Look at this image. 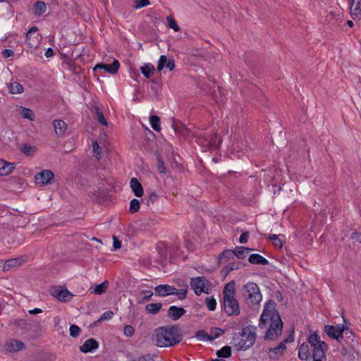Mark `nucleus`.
<instances>
[{
    "instance_id": "1",
    "label": "nucleus",
    "mask_w": 361,
    "mask_h": 361,
    "mask_svg": "<svg viewBox=\"0 0 361 361\" xmlns=\"http://www.w3.org/2000/svg\"><path fill=\"white\" fill-rule=\"evenodd\" d=\"M259 327L266 330L265 339L274 341L281 335L283 322L276 310V303L274 301L269 300L264 305L259 318Z\"/></svg>"
},
{
    "instance_id": "2",
    "label": "nucleus",
    "mask_w": 361,
    "mask_h": 361,
    "mask_svg": "<svg viewBox=\"0 0 361 361\" xmlns=\"http://www.w3.org/2000/svg\"><path fill=\"white\" fill-rule=\"evenodd\" d=\"M182 337L175 326L159 327L152 336L154 345L159 348L170 347L179 343Z\"/></svg>"
},
{
    "instance_id": "3",
    "label": "nucleus",
    "mask_w": 361,
    "mask_h": 361,
    "mask_svg": "<svg viewBox=\"0 0 361 361\" xmlns=\"http://www.w3.org/2000/svg\"><path fill=\"white\" fill-rule=\"evenodd\" d=\"M235 295V283L231 281L225 286L223 290L224 310L228 315H238L240 312Z\"/></svg>"
},
{
    "instance_id": "4",
    "label": "nucleus",
    "mask_w": 361,
    "mask_h": 361,
    "mask_svg": "<svg viewBox=\"0 0 361 361\" xmlns=\"http://www.w3.org/2000/svg\"><path fill=\"white\" fill-rule=\"evenodd\" d=\"M255 339V331L251 327L246 326L242 332L234 335L233 343L238 350H246L253 345Z\"/></svg>"
},
{
    "instance_id": "5",
    "label": "nucleus",
    "mask_w": 361,
    "mask_h": 361,
    "mask_svg": "<svg viewBox=\"0 0 361 361\" xmlns=\"http://www.w3.org/2000/svg\"><path fill=\"white\" fill-rule=\"evenodd\" d=\"M242 291L243 297L248 304L258 305L262 300L259 286L253 282L245 284Z\"/></svg>"
},
{
    "instance_id": "6",
    "label": "nucleus",
    "mask_w": 361,
    "mask_h": 361,
    "mask_svg": "<svg viewBox=\"0 0 361 361\" xmlns=\"http://www.w3.org/2000/svg\"><path fill=\"white\" fill-rule=\"evenodd\" d=\"M190 286L197 295H200L202 293L208 294L212 290L210 281L204 276L192 278Z\"/></svg>"
},
{
    "instance_id": "7",
    "label": "nucleus",
    "mask_w": 361,
    "mask_h": 361,
    "mask_svg": "<svg viewBox=\"0 0 361 361\" xmlns=\"http://www.w3.org/2000/svg\"><path fill=\"white\" fill-rule=\"evenodd\" d=\"M54 178V173L48 169H44L35 176L36 183L40 185H45L51 183Z\"/></svg>"
},
{
    "instance_id": "8",
    "label": "nucleus",
    "mask_w": 361,
    "mask_h": 361,
    "mask_svg": "<svg viewBox=\"0 0 361 361\" xmlns=\"http://www.w3.org/2000/svg\"><path fill=\"white\" fill-rule=\"evenodd\" d=\"M343 325H338L336 326L332 325H326L325 326V332L326 334L333 338L340 341L343 338V332L344 331Z\"/></svg>"
},
{
    "instance_id": "9",
    "label": "nucleus",
    "mask_w": 361,
    "mask_h": 361,
    "mask_svg": "<svg viewBox=\"0 0 361 361\" xmlns=\"http://www.w3.org/2000/svg\"><path fill=\"white\" fill-rule=\"evenodd\" d=\"M36 27H31L26 35V43L30 48H36L39 44L40 38Z\"/></svg>"
},
{
    "instance_id": "10",
    "label": "nucleus",
    "mask_w": 361,
    "mask_h": 361,
    "mask_svg": "<svg viewBox=\"0 0 361 361\" xmlns=\"http://www.w3.org/2000/svg\"><path fill=\"white\" fill-rule=\"evenodd\" d=\"M52 295L58 300L63 302L69 301L73 295L69 290L63 287L54 288L51 292Z\"/></svg>"
},
{
    "instance_id": "11",
    "label": "nucleus",
    "mask_w": 361,
    "mask_h": 361,
    "mask_svg": "<svg viewBox=\"0 0 361 361\" xmlns=\"http://www.w3.org/2000/svg\"><path fill=\"white\" fill-rule=\"evenodd\" d=\"M25 262L23 256H20L16 258H11L4 262L3 265V270L8 271L13 269L17 268L21 266Z\"/></svg>"
},
{
    "instance_id": "12",
    "label": "nucleus",
    "mask_w": 361,
    "mask_h": 361,
    "mask_svg": "<svg viewBox=\"0 0 361 361\" xmlns=\"http://www.w3.org/2000/svg\"><path fill=\"white\" fill-rule=\"evenodd\" d=\"M119 68L120 63L118 60L115 59L111 64H97L94 67V70L102 69L109 73L115 74L118 72Z\"/></svg>"
},
{
    "instance_id": "13",
    "label": "nucleus",
    "mask_w": 361,
    "mask_h": 361,
    "mask_svg": "<svg viewBox=\"0 0 361 361\" xmlns=\"http://www.w3.org/2000/svg\"><path fill=\"white\" fill-rule=\"evenodd\" d=\"M312 348H313V358L323 359L324 361L326 360V353L328 349V346L325 342L319 343V345Z\"/></svg>"
},
{
    "instance_id": "14",
    "label": "nucleus",
    "mask_w": 361,
    "mask_h": 361,
    "mask_svg": "<svg viewBox=\"0 0 361 361\" xmlns=\"http://www.w3.org/2000/svg\"><path fill=\"white\" fill-rule=\"evenodd\" d=\"M155 293L160 297L173 295L176 288L168 284H160L154 288Z\"/></svg>"
},
{
    "instance_id": "15",
    "label": "nucleus",
    "mask_w": 361,
    "mask_h": 361,
    "mask_svg": "<svg viewBox=\"0 0 361 361\" xmlns=\"http://www.w3.org/2000/svg\"><path fill=\"white\" fill-rule=\"evenodd\" d=\"M286 350V345H285V342H281L279 345L272 348L269 350V355L271 359H278L283 354Z\"/></svg>"
},
{
    "instance_id": "16",
    "label": "nucleus",
    "mask_w": 361,
    "mask_h": 361,
    "mask_svg": "<svg viewBox=\"0 0 361 361\" xmlns=\"http://www.w3.org/2000/svg\"><path fill=\"white\" fill-rule=\"evenodd\" d=\"M23 348V343L15 339L8 341L4 345L5 350L8 352H15L21 350Z\"/></svg>"
},
{
    "instance_id": "17",
    "label": "nucleus",
    "mask_w": 361,
    "mask_h": 361,
    "mask_svg": "<svg viewBox=\"0 0 361 361\" xmlns=\"http://www.w3.org/2000/svg\"><path fill=\"white\" fill-rule=\"evenodd\" d=\"M99 347L98 343L94 338H89L80 347L81 352L87 353L97 349Z\"/></svg>"
},
{
    "instance_id": "18",
    "label": "nucleus",
    "mask_w": 361,
    "mask_h": 361,
    "mask_svg": "<svg viewBox=\"0 0 361 361\" xmlns=\"http://www.w3.org/2000/svg\"><path fill=\"white\" fill-rule=\"evenodd\" d=\"M53 126L56 136L62 137L64 135L67 130V125L63 121L60 119L54 120L53 121Z\"/></svg>"
},
{
    "instance_id": "19",
    "label": "nucleus",
    "mask_w": 361,
    "mask_h": 361,
    "mask_svg": "<svg viewBox=\"0 0 361 361\" xmlns=\"http://www.w3.org/2000/svg\"><path fill=\"white\" fill-rule=\"evenodd\" d=\"M185 313V309L176 306H171L168 310V314L173 320L176 321Z\"/></svg>"
},
{
    "instance_id": "20",
    "label": "nucleus",
    "mask_w": 361,
    "mask_h": 361,
    "mask_svg": "<svg viewBox=\"0 0 361 361\" xmlns=\"http://www.w3.org/2000/svg\"><path fill=\"white\" fill-rule=\"evenodd\" d=\"M360 3L361 1L359 0L355 1V3L351 0L350 16L355 20H360L361 18Z\"/></svg>"
},
{
    "instance_id": "21",
    "label": "nucleus",
    "mask_w": 361,
    "mask_h": 361,
    "mask_svg": "<svg viewBox=\"0 0 361 361\" xmlns=\"http://www.w3.org/2000/svg\"><path fill=\"white\" fill-rule=\"evenodd\" d=\"M14 168L15 164L13 163L0 160V176H7L10 174Z\"/></svg>"
},
{
    "instance_id": "22",
    "label": "nucleus",
    "mask_w": 361,
    "mask_h": 361,
    "mask_svg": "<svg viewBox=\"0 0 361 361\" xmlns=\"http://www.w3.org/2000/svg\"><path fill=\"white\" fill-rule=\"evenodd\" d=\"M130 185L135 196L140 197L143 195V188L136 178H131Z\"/></svg>"
},
{
    "instance_id": "23",
    "label": "nucleus",
    "mask_w": 361,
    "mask_h": 361,
    "mask_svg": "<svg viewBox=\"0 0 361 361\" xmlns=\"http://www.w3.org/2000/svg\"><path fill=\"white\" fill-rule=\"evenodd\" d=\"M249 262L253 264L266 265L269 263L268 260L259 254H252L248 258Z\"/></svg>"
},
{
    "instance_id": "24",
    "label": "nucleus",
    "mask_w": 361,
    "mask_h": 361,
    "mask_svg": "<svg viewBox=\"0 0 361 361\" xmlns=\"http://www.w3.org/2000/svg\"><path fill=\"white\" fill-rule=\"evenodd\" d=\"M221 138L217 134H214L208 141V146L211 149H216L221 144Z\"/></svg>"
},
{
    "instance_id": "25",
    "label": "nucleus",
    "mask_w": 361,
    "mask_h": 361,
    "mask_svg": "<svg viewBox=\"0 0 361 361\" xmlns=\"http://www.w3.org/2000/svg\"><path fill=\"white\" fill-rule=\"evenodd\" d=\"M298 357L300 360H306L309 357V346L303 343L298 349Z\"/></svg>"
},
{
    "instance_id": "26",
    "label": "nucleus",
    "mask_w": 361,
    "mask_h": 361,
    "mask_svg": "<svg viewBox=\"0 0 361 361\" xmlns=\"http://www.w3.org/2000/svg\"><path fill=\"white\" fill-rule=\"evenodd\" d=\"M23 90V86L18 82H13L8 85V90L11 94H20Z\"/></svg>"
},
{
    "instance_id": "27",
    "label": "nucleus",
    "mask_w": 361,
    "mask_h": 361,
    "mask_svg": "<svg viewBox=\"0 0 361 361\" xmlns=\"http://www.w3.org/2000/svg\"><path fill=\"white\" fill-rule=\"evenodd\" d=\"M35 14L36 16H41L44 14L47 11L46 4L43 1H38L35 3L34 6Z\"/></svg>"
},
{
    "instance_id": "28",
    "label": "nucleus",
    "mask_w": 361,
    "mask_h": 361,
    "mask_svg": "<svg viewBox=\"0 0 361 361\" xmlns=\"http://www.w3.org/2000/svg\"><path fill=\"white\" fill-rule=\"evenodd\" d=\"M20 114L21 116L24 118L28 119L32 121L35 120L33 111L29 108L20 106Z\"/></svg>"
},
{
    "instance_id": "29",
    "label": "nucleus",
    "mask_w": 361,
    "mask_h": 361,
    "mask_svg": "<svg viewBox=\"0 0 361 361\" xmlns=\"http://www.w3.org/2000/svg\"><path fill=\"white\" fill-rule=\"evenodd\" d=\"M140 71L145 78H149L154 71V67L151 63H146L140 68Z\"/></svg>"
},
{
    "instance_id": "30",
    "label": "nucleus",
    "mask_w": 361,
    "mask_h": 361,
    "mask_svg": "<svg viewBox=\"0 0 361 361\" xmlns=\"http://www.w3.org/2000/svg\"><path fill=\"white\" fill-rule=\"evenodd\" d=\"M108 287L109 283L107 281H105L102 283L97 285L92 293L96 295H102L106 291Z\"/></svg>"
},
{
    "instance_id": "31",
    "label": "nucleus",
    "mask_w": 361,
    "mask_h": 361,
    "mask_svg": "<svg viewBox=\"0 0 361 361\" xmlns=\"http://www.w3.org/2000/svg\"><path fill=\"white\" fill-rule=\"evenodd\" d=\"M252 249L247 248L245 247H237L234 250V255L240 259L244 258L245 255L251 251Z\"/></svg>"
},
{
    "instance_id": "32",
    "label": "nucleus",
    "mask_w": 361,
    "mask_h": 361,
    "mask_svg": "<svg viewBox=\"0 0 361 361\" xmlns=\"http://www.w3.org/2000/svg\"><path fill=\"white\" fill-rule=\"evenodd\" d=\"M219 357L228 358L231 355V349L229 346H224L221 350L216 352Z\"/></svg>"
},
{
    "instance_id": "33",
    "label": "nucleus",
    "mask_w": 361,
    "mask_h": 361,
    "mask_svg": "<svg viewBox=\"0 0 361 361\" xmlns=\"http://www.w3.org/2000/svg\"><path fill=\"white\" fill-rule=\"evenodd\" d=\"M21 152L27 156H32L36 151V147L27 144H24L20 147Z\"/></svg>"
},
{
    "instance_id": "34",
    "label": "nucleus",
    "mask_w": 361,
    "mask_h": 361,
    "mask_svg": "<svg viewBox=\"0 0 361 361\" xmlns=\"http://www.w3.org/2000/svg\"><path fill=\"white\" fill-rule=\"evenodd\" d=\"M308 342L310 344L311 347L319 345V343H324L319 340V336L317 334L313 333L309 336Z\"/></svg>"
},
{
    "instance_id": "35",
    "label": "nucleus",
    "mask_w": 361,
    "mask_h": 361,
    "mask_svg": "<svg viewBox=\"0 0 361 361\" xmlns=\"http://www.w3.org/2000/svg\"><path fill=\"white\" fill-rule=\"evenodd\" d=\"M149 121L151 126L154 130H160V119L157 116H151L149 118Z\"/></svg>"
},
{
    "instance_id": "36",
    "label": "nucleus",
    "mask_w": 361,
    "mask_h": 361,
    "mask_svg": "<svg viewBox=\"0 0 361 361\" xmlns=\"http://www.w3.org/2000/svg\"><path fill=\"white\" fill-rule=\"evenodd\" d=\"M161 308V303H150L145 307L146 310L152 314H156Z\"/></svg>"
},
{
    "instance_id": "37",
    "label": "nucleus",
    "mask_w": 361,
    "mask_h": 361,
    "mask_svg": "<svg viewBox=\"0 0 361 361\" xmlns=\"http://www.w3.org/2000/svg\"><path fill=\"white\" fill-rule=\"evenodd\" d=\"M140 202L137 199H133L130 202V212L132 214L136 213L140 209Z\"/></svg>"
},
{
    "instance_id": "38",
    "label": "nucleus",
    "mask_w": 361,
    "mask_h": 361,
    "mask_svg": "<svg viewBox=\"0 0 361 361\" xmlns=\"http://www.w3.org/2000/svg\"><path fill=\"white\" fill-rule=\"evenodd\" d=\"M96 111V119L98 121V122L104 126H107V121L103 114V113L98 109V108H96L95 109Z\"/></svg>"
},
{
    "instance_id": "39",
    "label": "nucleus",
    "mask_w": 361,
    "mask_h": 361,
    "mask_svg": "<svg viewBox=\"0 0 361 361\" xmlns=\"http://www.w3.org/2000/svg\"><path fill=\"white\" fill-rule=\"evenodd\" d=\"M166 20L168 22V26L169 27L173 29L174 31L178 32L180 30L179 26L178 25L177 23L176 22L175 19L169 16L166 18Z\"/></svg>"
},
{
    "instance_id": "40",
    "label": "nucleus",
    "mask_w": 361,
    "mask_h": 361,
    "mask_svg": "<svg viewBox=\"0 0 361 361\" xmlns=\"http://www.w3.org/2000/svg\"><path fill=\"white\" fill-rule=\"evenodd\" d=\"M92 145L93 152H94V154L95 157L97 159H99L101 157L102 149H101L99 143L97 142V141H93L92 143Z\"/></svg>"
},
{
    "instance_id": "41",
    "label": "nucleus",
    "mask_w": 361,
    "mask_h": 361,
    "mask_svg": "<svg viewBox=\"0 0 361 361\" xmlns=\"http://www.w3.org/2000/svg\"><path fill=\"white\" fill-rule=\"evenodd\" d=\"M206 305L209 310L214 311L216 309V302L213 298H206Z\"/></svg>"
},
{
    "instance_id": "42",
    "label": "nucleus",
    "mask_w": 361,
    "mask_h": 361,
    "mask_svg": "<svg viewBox=\"0 0 361 361\" xmlns=\"http://www.w3.org/2000/svg\"><path fill=\"white\" fill-rule=\"evenodd\" d=\"M224 333V331L221 329H218V328L214 329L210 332L209 339L214 340L215 338L221 336Z\"/></svg>"
},
{
    "instance_id": "43",
    "label": "nucleus",
    "mask_w": 361,
    "mask_h": 361,
    "mask_svg": "<svg viewBox=\"0 0 361 361\" xmlns=\"http://www.w3.org/2000/svg\"><path fill=\"white\" fill-rule=\"evenodd\" d=\"M269 239L272 241L273 244L277 247H282L283 243L282 241L279 238V236L276 234H272L269 235Z\"/></svg>"
},
{
    "instance_id": "44",
    "label": "nucleus",
    "mask_w": 361,
    "mask_h": 361,
    "mask_svg": "<svg viewBox=\"0 0 361 361\" xmlns=\"http://www.w3.org/2000/svg\"><path fill=\"white\" fill-rule=\"evenodd\" d=\"M69 331L70 335L73 338L78 337L80 333V329L76 324L71 325Z\"/></svg>"
},
{
    "instance_id": "45",
    "label": "nucleus",
    "mask_w": 361,
    "mask_h": 361,
    "mask_svg": "<svg viewBox=\"0 0 361 361\" xmlns=\"http://www.w3.org/2000/svg\"><path fill=\"white\" fill-rule=\"evenodd\" d=\"M167 63V58L164 55H161L159 59L157 69L159 71H161L164 67H166V64Z\"/></svg>"
},
{
    "instance_id": "46",
    "label": "nucleus",
    "mask_w": 361,
    "mask_h": 361,
    "mask_svg": "<svg viewBox=\"0 0 361 361\" xmlns=\"http://www.w3.org/2000/svg\"><path fill=\"white\" fill-rule=\"evenodd\" d=\"M196 336L199 340L207 341L210 340V335H208L204 331H199L196 334Z\"/></svg>"
},
{
    "instance_id": "47",
    "label": "nucleus",
    "mask_w": 361,
    "mask_h": 361,
    "mask_svg": "<svg viewBox=\"0 0 361 361\" xmlns=\"http://www.w3.org/2000/svg\"><path fill=\"white\" fill-rule=\"evenodd\" d=\"M134 328L130 325H127L124 327L123 333L126 336L131 337L134 334Z\"/></svg>"
},
{
    "instance_id": "48",
    "label": "nucleus",
    "mask_w": 361,
    "mask_h": 361,
    "mask_svg": "<svg viewBox=\"0 0 361 361\" xmlns=\"http://www.w3.org/2000/svg\"><path fill=\"white\" fill-rule=\"evenodd\" d=\"M157 169L160 173L165 174L166 173V169L164 166V161L159 158L158 159Z\"/></svg>"
},
{
    "instance_id": "49",
    "label": "nucleus",
    "mask_w": 361,
    "mask_h": 361,
    "mask_svg": "<svg viewBox=\"0 0 361 361\" xmlns=\"http://www.w3.org/2000/svg\"><path fill=\"white\" fill-rule=\"evenodd\" d=\"M187 289L176 290L173 295H176L180 300H183L186 297Z\"/></svg>"
},
{
    "instance_id": "50",
    "label": "nucleus",
    "mask_w": 361,
    "mask_h": 361,
    "mask_svg": "<svg viewBox=\"0 0 361 361\" xmlns=\"http://www.w3.org/2000/svg\"><path fill=\"white\" fill-rule=\"evenodd\" d=\"M149 4L150 3H149V0H137L136 1L135 8H141L148 6Z\"/></svg>"
},
{
    "instance_id": "51",
    "label": "nucleus",
    "mask_w": 361,
    "mask_h": 361,
    "mask_svg": "<svg viewBox=\"0 0 361 361\" xmlns=\"http://www.w3.org/2000/svg\"><path fill=\"white\" fill-rule=\"evenodd\" d=\"M114 316V312H111V311H106L105 312H104L99 320H109V319H111Z\"/></svg>"
},
{
    "instance_id": "52",
    "label": "nucleus",
    "mask_w": 361,
    "mask_h": 361,
    "mask_svg": "<svg viewBox=\"0 0 361 361\" xmlns=\"http://www.w3.org/2000/svg\"><path fill=\"white\" fill-rule=\"evenodd\" d=\"M138 361H154V355L152 354H145L138 358Z\"/></svg>"
},
{
    "instance_id": "53",
    "label": "nucleus",
    "mask_w": 361,
    "mask_h": 361,
    "mask_svg": "<svg viewBox=\"0 0 361 361\" xmlns=\"http://www.w3.org/2000/svg\"><path fill=\"white\" fill-rule=\"evenodd\" d=\"M143 294V300H149L152 298L153 293L151 290H142L141 292Z\"/></svg>"
},
{
    "instance_id": "54",
    "label": "nucleus",
    "mask_w": 361,
    "mask_h": 361,
    "mask_svg": "<svg viewBox=\"0 0 361 361\" xmlns=\"http://www.w3.org/2000/svg\"><path fill=\"white\" fill-rule=\"evenodd\" d=\"M249 238V232L246 231L243 233L239 238V242L240 243H247V240Z\"/></svg>"
},
{
    "instance_id": "55",
    "label": "nucleus",
    "mask_w": 361,
    "mask_h": 361,
    "mask_svg": "<svg viewBox=\"0 0 361 361\" xmlns=\"http://www.w3.org/2000/svg\"><path fill=\"white\" fill-rule=\"evenodd\" d=\"M13 51L10 49H6L2 51V56L4 58L7 59L13 55Z\"/></svg>"
},
{
    "instance_id": "56",
    "label": "nucleus",
    "mask_w": 361,
    "mask_h": 361,
    "mask_svg": "<svg viewBox=\"0 0 361 361\" xmlns=\"http://www.w3.org/2000/svg\"><path fill=\"white\" fill-rule=\"evenodd\" d=\"M113 247L114 250H118L121 247V243L115 236H114Z\"/></svg>"
},
{
    "instance_id": "57",
    "label": "nucleus",
    "mask_w": 361,
    "mask_h": 361,
    "mask_svg": "<svg viewBox=\"0 0 361 361\" xmlns=\"http://www.w3.org/2000/svg\"><path fill=\"white\" fill-rule=\"evenodd\" d=\"M166 68H169V71H173L175 68V63L173 60L167 61Z\"/></svg>"
},
{
    "instance_id": "58",
    "label": "nucleus",
    "mask_w": 361,
    "mask_h": 361,
    "mask_svg": "<svg viewBox=\"0 0 361 361\" xmlns=\"http://www.w3.org/2000/svg\"><path fill=\"white\" fill-rule=\"evenodd\" d=\"M54 54V51L51 48H48L45 52V56L47 58H49L52 56Z\"/></svg>"
},
{
    "instance_id": "59",
    "label": "nucleus",
    "mask_w": 361,
    "mask_h": 361,
    "mask_svg": "<svg viewBox=\"0 0 361 361\" xmlns=\"http://www.w3.org/2000/svg\"><path fill=\"white\" fill-rule=\"evenodd\" d=\"M42 312V310L39 308H35L33 310H30L29 311V313L31 314H39V313H41Z\"/></svg>"
},
{
    "instance_id": "60",
    "label": "nucleus",
    "mask_w": 361,
    "mask_h": 361,
    "mask_svg": "<svg viewBox=\"0 0 361 361\" xmlns=\"http://www.w3.org/2000/svg\"><path fill=\"white\" fill-rule=\"evenodd\" d=\"M294 340V338H293V335H290L288 338H286L283 342H285V344L286 343H290V342H293Z\"/></svg>"
},
{
    "instance_id": "61",
    "label": "nucleus",
    "mask_w": 361,
    "mask_h": 361,
    "mask_svg": "<svg viewBox=\"0 0 361 361\" xmlns=\"http://www.w3.org/2000/svg\"><path fill=\"white\" fill-rule=\"evenodd\" d=\"M347 24L349 27H353V23L351 20H348Z\"/></svg>"
},
{
    "instance_id": "62",
    "label": "nucleus",
    "mask_w": 361,
    "mask_h": 361,
    "mask_svg": "<svg viewBox=\"0 0 361 361\" xmlns=\"http://www.w3.org/2000/svg\"><path fill=\"white\" fill-rule=\"evenodd\" d=\"M313 361H324V360L319 358H313Z\"/></svg>"
},
{
    "instance_id": "63",
    "label": "nucleus",
    "mask_w": 361,
    "mask_h": 361,
    "mask_svg": "<svg viewBox=\"0 0 361 361\" xmlns=\"http://www.w3.org/2000/svg\"><path fill=\"white\" fill-rule=\"evenodd\" d=\"M213 361H224V360H213Z\"/></svg>"
}]
</instances>
